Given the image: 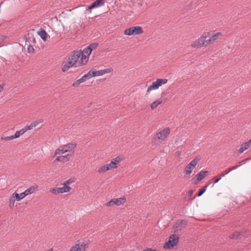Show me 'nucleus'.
Segmentation results:
<instances>
[{"instance_id":"nucleus-27","label":"nucleus","mask_w":251,"mask_h":251,"mask_svg":"<svg viewBox=\"0 0 251 251\" xmlns=\"http://www.w3.org/2000/svg\"><path fill=\"white\" fill-rule=\"evenodd\" d=\"M16 200V199L12 194L9 199V207L10 208H12L14 206Z\"/></svg>"},{"instance_id":"nucleus-16","label":"nucleus","mask_w":251,"mask_h":251,"mask_svg":"<svg viewBox=\"0 0 251 251\" xmlns=\"http://www.w3.org/2000/svg\"><path fill=\"white\" fill-rule=\"evenodd\" d=\"M209 174V172L207 171H201L199 173L196 175V181L194 183L197 184L198 182L201 181L203 178H204Z\"/></svg>"},{"instance_id":"nucleus-41","label":"nucleus","mask_w":251,"mask_h":251,"mask_svg":"<svg viewBox=\"0 0 251 251\" xmlns=\"http://www.w3.org/2000/svg\"><path fill=\"white\" fill-rule=\"evenodd\" d=\"M27 51L28 53H33L34 49L31 45H29L27 47Z\"/></svg>"},{"instance_id":"nucleus-47","label":"nucleus","mask_w":251,"mask_h":251,"mask_svg":"<svg viewBox=\"0 0 251 251\" xmlns=\"http://www.w3.org/2000/svg\"><path fill=\"white\" fill-rule=\"evenodd\" d=\"M3 89V86L1 85H0V92H1L2 91Z\"/></svg>"},{"instance_id":"nucleus-23","label":"nucleus","mask_w":251,"mask_h":251,"mask_svg":"<svg viewBox=\"0 0 251 251\" xmlns=\"http://www.w3.org/2000/svg\"><path fill=\"white\" fill-rule=\"evenodd\" d=\"M38 34L40 36L41 38L44 41L47 40V33L45 30L41 28L38 32Z\"/></svg>"},{"instance_id":"nucleus-31","label":"nucleus","mask_w":251,"mask_h":251,"mask_svg":"<svg viewBox=\"0 0 251 251\" xmlns=\"http://www.w3.org/2000/svg\"><path fill=\"white\" fill-rule=\"evenodd\" d=\"M91 52L92 51L91 50L90 48H89L88 47H87L83 49V51L81 52V53L89 56Z\"/></svg>"},{"instance_id":"nucleus-13","label":"nucleus","mask_w":251,"mask_h":251,"mask_svg":"<svg viewBox=\"0 0 251 251\" xmlns=\"http://www.w3.org/2000/svg\"><path fill=\"white\" fill-rule=\"evenodd\" d=\"M187 224V221L185 220L176 221L173 226V229L175 232L182 230Z\"/></svg>"},{"instance_id":"nucleus-20","label":"nucleus","mask_w":251,"mask_h":251,"mask_svg":"<svg viewBox=\"0 0 251 251\" xmlns=\"http://www.w3.org/2000/svg\"><path fill=\"white\" fill-rule=\"evenodd\" d=\"M73 66L75 67V65L68 59L67 61L66 62L64 65H63L62 68V70L63 72H65L68 70L69 68Z\"/></svg>"},{"instance_id":"nucleus-36","label":"nucleus","mask_w":251,"mask_h":251,"mask_svg":"<svg viewBox=\"0 0 251 251\" xmlns=\"http://www.w3.org/2000/svg\"><path fill=\"white\" fill-rule=\"evenodd\" d=\"M98 46V43H94L91 44L89 46H88L89 48H90L91 50L92 51L93 50L96 49Z\"/></svg>"},{"instance_id":"nucleus-39","label":"nucleus","mask_w":251,"mask_h":251,"mask_svg":"<svg viewBox=\"0 0 251 251\" xmlns=\"http://www.w3.org/2000/svg\"><path fill=\"white\" fill-rule=\"evenodd\" d=\"M238 167V166H233L232 168H230L227 172H226L225 174H221V178H222V176H224L226 174H228L229 172L231 171L234 170L236 169Z\"/></svg>"},{"instance_id":"nucleus-32","label":"nucleus","mask_w":251,"mask_h":251,"mask_svg":"<svg viewBox=\"0 0 251 251\" xmlns=\"http://www.w3.org/2000/svg\"><path fill=\"white\" fill-rule=\"evenodd\" d=\"M241 145L245 150H247L251 145V139L249 141L243 143Z\"/></svg>"},{"instance_id":"nucleus-3","label":"nucleus","mask_w":251,"mask_h":251,"mask_svg":"<svg viewBox=\"0 0 251 251\" xmlns=\"http://www.w3.org/2000/svg\"><path fill=\"white\" fill-rule=\"evenodd\" d=\"M76 144L75 143H69L63 146L61 148H58L55 150L53 157L58 154H63L68 151H71L76 147Z\"/></svg>"},{"instance_id":"nucleus-26","label":"nucleus","mask_w":251,"mask_h":251,"mask_svg":"<svg viewBox=\"0 0 251 251\" xmlns=\"http://www.w3.org/2000/svg\"><path fill=\"white\" fill-rule=\"evenodd\" d=\"M108 167L107 164H105L100 167L98 170V172L99 173H103L107 171H109Z\"/></svg>"},{"instance_id":"nucleus-44","label":"nucleus","mask_w":251,"mask_h":251,"mask_svg":"<svg viewBox=\"0 0 251 251\" xmlns=\"http://www.w3.org/2000/svg\"><path fill=\"white\" fill-rule=\"evenodd\" d=\"M142 251H156V250H152V249L151 248H147Z\"/></svg>"},{"instance_id":"nucleus-5","label":"nucleus","mask_w":251,"mask_h":251,"mask_svg":"<svg viewBox=\"0 0 251 251\" xmlns=\"http://www.w3.org/2000/svg\"><path fill=\"white\" fill-rule=\"evenodd\" d=\"M200 159L197 157L193 159L185 168L184 173L186 176H190L193 169L198 164Z\"/></svg>"},{"instance_id":"nucleus-45","label":"nucleus","mask_w":251,"mask_h":251,"mask_svg":"<svg viewBox=\"0 0 251 251\" xmlns=\"http://www.w3.org/2000/svg\"><path fill=\"white\" fill-rule=\"evenodd\" d=\"M32 124L33 125H35V127L39 124L37 121H34V122L32 123Z\"/></svg>"},{"instance_id":"nucleus-38","label":"nucleus","mask_w":251,"mask_h":251,"mask_svg":"<svg viewBox=\"0 0 251 251\" xmlns=\"http://www.w3.org/2000/svg\"><path fill=\"white\" fill-rule=\"evenodd\" d=\"M208 185H206L204 188H203L202 189H201L200 191V192L198 194V197H200L206 191L207 187H208Z\"/></svg>"},{"instance_id":"nucleus-4","label":"nucleus","mask_w":251,"mask_h":251,"mask_svg":"<svg viewBox=\"0 0 251 251\" xmlns=\"http://www.w3.org/2000/svg\"><path fill=\"white\" fill-rule=\"evenodd\" d=\"M168 79L166 78H158L155 81L153 82L151 85L149 86L147 89V93H149L152 90H155L159 88L163 84L167 83Z\"/></svg>"},{"instance_id":"nucleus-28","label":"nucleus","mask_w":251,"mask_h":251,"mask_svg":"<svg viewBox=\"0 0 251 251\" xmlns=\"http://www.w3.org/2000/svg\"><path fill=\"white\" fill-rule=\"evenodd\" d=\"M123 158L121 156H117L112 159L111 161L115 163V165L118 167V164L123 160Z\"/></svg>"},{"instance_id":"nucleus-46","label":"nucleus","mask_w":251,"mask_h":251,"mask_svg":"<svg viewBox=\"0 0 251 251\" xmlns=\"http://www.w3.org/2000/svg\"><path fill=\"white\" fill-rule=\"evenodd\" d=\"M37 121L38 122V123L39 124L43 122V120L39 119V120H37Z\"/></svg>"},{"instance_id":"nucleus-25","label":"nucleus","mask_w":251,"mask_h":251,"mask_svg":"<svg viewBox=\"0 0 251 251\" xmlns=\"http://www.w3.org/2000/svg\"><path fill=\"white\" fill-rule=\"evenodd\" d=\"M26 132V129L24 128L20 130L17 131L15 134L13 135L14 139L19 137L21 135H22Z\"/></svg>"},{"instance_id":"nucleus-24","label":"nucleus","mask_w":251,"mask_h":251,"mask_svg":"<svg viewBox=\"0 0 251 251\" xmlns=\"http://www.w3.org/2000/svg\"><path fill=\"white\" fill-rule=\"evenodd\" d=\"M13 195L14 196L16 201H20L21 200H22L23 199L26 197L25 196V194L23 192L21 193L20 194L17 193H14L13 194Z\"/></svg>"},{"instance_id":"nucleus-17","label":"nucleus","mask_w":251,"mask_h":251,"mask_svg":"<svg viewBox=\"0 0 251 251\" xmlns=\"http://www.w3.org/2000/svg\"><path fill=\"white\" fill-rule=\"evenodd\" d=\"M71 156V154H68L66 155L57 156L55 159V161H56L65 163L69 161Z\"/></svg>"},{"instance_id":"nucleus-37","label":"nucleus","mask_w":251,"mask_h":251,"mask_svg":"<svg viewBox=\"0 0 251 251\" xmlns=\"http://www.w3.org/2000/svg\"><path fill=\"white\" fill-rule=\"evenodd\" d=\"M220 181V177H217L215 180H210L208 184V185H210V184H212V187L214 186V185L216 183Z\"/></svg>"},{"instance_id":"nucleus-14","label":"nucleus","mask_w":251,"mask_h":251,"mask_svg":"<svg viewBox=\"0 0 251 251\" xmlns=\"http://www.w3.org/2000/svg\"><path fill=\"white\" fill-rule=\"evenodd\" d=\"M105 3V0H96L93 2L92 4L88 6L87 10H91L92 9L100 7L104 5Z\"/></svg>"},{"instance_id":"nucleus-7","label":"nucleus","mask_w":251,"mask_h":251,"mask_svg":"<svg viewBox=\"0 0 251 251\" xmlns=\"http://www.w3.org/2000/svg\"><path fill=\"white\" fill-rule=\"evenodd\" d=\"M113 71V69L111 68H106L103 70H99V71H93L90 70L88 73L90 76V77L91 78L93 76H98L102 75L105 74L109 73Z\"/></svg>"},{"instance_id":"nucleus-30","label":"nucleus","mask_w":251,"mask_h":251,"mask_svg":"<svg viewBox=\"0 0 251 251\" xmlns=\"http://www.w3.org/2000/svg\"><path fill=\"white\" fill-rule=\"evenodd\" d=\"M75 181V178L74 177H72L64 182L63 185H65L66 186H69L70 184L74 183Z\"/></svg>"},{"instance_id":"nucleus-10","label":"nucleus","mask_w":251,"mask_h":251,"mask_svg":"<svg viewBox=\"0 0 251 251\" xmlns=\"http://www.w3.org/2000/svg\"><path fill=\"white\" fill-rule=\"evenodd\" d=\"M87 247V245L86 243L77 240L69 251H85Z\"/></svg>"},{"instance_id":"nucleus-6","label":"nucleus","mask_w":251,"mask_h":251,"mask_svg":"<svg viewBox=\"0 0 251 251\" xmlns=\"http://www.w3.org/2000/svg\"><path fill=\"white\" fill-rule=\"evenodd\" d=\"M143 33L142 28L139 26H132L124 31L126 35L130 36L132 35H138Z\"/></svg>"},{"instance_id":"nucleus-40","label":"nucleus","mask_w":251,"mask_h":251,"mask_svg":"<svg viewBox=\"0 0 251 251\" xmlns=\"http://www.w3.org/2000/svg\"><path fill=\"white\" fill-rule=\"evenodd\" d=\"M35 127V125H33L32 123L28 126H25L24 128L26 129V131L28 130H30Z\"/></svg>"},{"instance_id":"nucleus-33","label":"nucleus","mask_w":251,"mask_h":251,"mask_svg":"<svg viewBox=\"0 0 251 251\" xmlns=\"http://www.w3.org/2000/svg\"><path fill=\"white\" fill-rule=\"evenodd\" d=\"M109 170L114 169L117 168L116 165H115V163L114 162L111 161L109 163L106 164Z\"/></svg>"},{"instance_id":"nucleus-2","label":"nucleus","mask_w":251,"mask_h":251,"mask_svg":"<svg viewBox=\"0 0 251 251\" xmlns=\"http://www.w3.org/2000/svg\"><path fill=\"white\" fill-rule=\"evenodd\" d=\"M170 132V130L169 128L166 127L154 135L152 143L154 144L161 143L167 137Z\"/></svg>"},{"instance_id":"nucleus-8","label":"nucleus","mask_w":251,"mask_h":251,"mask_svg":"<svg viewBox=\"0 0 251 251\" xmlns=\"http://www.w3.org/2000/svg\"><path fill=\"white\" fill-rule=\"evenodd\" d=\"M126 201L125 197L119 198H113L106 203L107 206H112L114 205L120 206L124 204Z\"/></svg>"},{"instance_id":"nucleus-18","label":"nucleus","mask_w":251,"mask_h":251,"mask_svg":"<svg viewBox=\"0 0 251 251\" xmlns=\"http://www.w3.org/2000/svg\"><path fill=\"white\" fill-rule=\"evenodd\" d=\"M38 187V185L36 184L32 185L26 189L23 193L25 194V196L33 194L37 189Z\"/></svg>"},{"instance_id":"nucleus-43","label":"nucleus","mask_w":251,"mask_h":251,"mask_svg":"<svg viewBox=\"0 0 251 251\" xmlns=\"http://www.w3.org/2000/svg\"><path fill=\"white\" fill-rule=\"evenodd\" d=\"M193 194V190H190L188 192V196L191 197Z\"/></svg>"},{"instance_id":"nucleus-35","label":"nucleus","mask_w":251,"mask_h":251,"mask_svg":"<svg viewBox=\"0 0 251 251\" xmlns=\"http://www.w3.org/2000/svg\"><path fill=\"white\" fill-rule=\"evenodd\" d=\"M241 235V234L239 232H235L234 233H233L230 236V238L232 239H237L239 237V236Z\"/></svg>"},{"instance_id":"nucleus-12","label":"nucleus","mask_w":251,"mask_h":251,"mask_svg":"<svg viewBox=\"0 0 251 251\" xmlns=\"http://www.w3.org/2000/svg\"><path fill=\"white\" fill-rule=\"evenodd\" d=\"M71 190V187L70 186H66L63 185V186L61 187H55L50 189V192L53 194H62L64 193L69 192Z\"/></svg>"},{"instance_id":"nucleus-9","label":"nucleus","mask_w":251,"mask_h":251,"mask_svg":"<svg viewBox=\"0 0 251 251\" xmlns=\"http://www.w3.org/2000/svg\"><path fill=\"white\" fill-rule=\"evenodd\" d=\"M178 236L176 234L172 235L169 238L168 242H167L164 245V248L170 249L176 245L178 242Z\"/></svg>"},{"instance_id":"nucleus-21","label":"nucleus","mask_w":251,"mask_h":251,"mask_svg":"<svg viewBox=\"0 0 251 251\" xmlns=\"http://www.w3.org/2000/svg\"><path fill=\"white\" fill-rule=\"evenodd\" d=\"M163 102V100L161 98H159L157 100L154 101L151 104V108L152 110L156 108L159 105L162 104Z\"/></svg>"},{"instance_id":"nucleus-1","label":"nucleus","mask_w":251,"mask_h":251,"mask_svg":"<svg viewBox=\"0 0 251 251\" xmlns=\"http://www.w3.org/2000/svg\"><path fill=\"white\" fill-rule=\"evenodd\" d=\"M220 37V32L214 33L212 31L205 32L197 40L192 42L191 47L193 48L207 47L212 44Z\"/></svg>"},{"instance_id":"nucleus-22","label":"nucleus","mask_w":251,"mask_h":251,"mask_svg":"<svg viewBox=\"0 0 251 251\" xmlns=\"http://www.w3.org/2000/svg\"><path fill=\"white\" fill-rule=\"evenodd\" d=\"M81 59L80 61L79 62V64H80V66H81L82 65L86 64L89 59V55L81 53Z\"/></svg>"},{"instance_id":"nucleus-29","label":"nucleus","mask_w":251,"mask_h":251,"mask_svg":"<svg viewBox=\"0 0 251 251\" xmlns=\"http://www.w3.org/2000/svg\"><path fill=\"white\" fill-rule=\"evenodd\" d=\"M221 47L222 48L223 53L228 52L230 50V46L228 45V44H223Z\"/></svg>"},{"instance_id":"nucleus-11","label":"nucleus","mask_w":251,"mask_h":251,"mask_svg":"<svg viewBox=\"0 0 251 251\" xmlns=\"http://www.w3.org/2000/svg\"><path fill=\"white\" fill-rule=\"evenodd\" d=\"M80 51H74L73 53L69 57V60L71 61L75 65V67H79V62L77 63L78 59L81 55Z\"/></svg>"},{"instance_id":"nucleus-15","label":"nucleus","mask_w":251,"mask_h":251,"mask_svg":"<svg viewBox=\"0 0 251 251\" xmlns=\"http://www.w3.org/2000/svg\"><path fill=\"white\" fill-rule=\"evenodd\" d=\"M90 76L89 75L88 73H87L86 74L84 75L82 77H81L80 78L77 79V80L74 82L73 83V86H77L79 84H80L81 83L85 82L87 79H90Z\"/></svg>"},{"instance_id":"nucleus-34","label":"nucleus","mask_w":251,"mask_h":251,"mask_svg":"<svg viewBox=\"0 0 251 251\" xmlns=\"http://www.w3.org/2000/svg\"><path fill=\"white\" fill-rule=\"evenodd\" d=\"M0 139L1 140L4 141H9L14 139V137L13 135L10 136H2L1 137Z\"/></svg>"},{"instance_id":"nucleus-48","label":"nucleus","mask_w":251,"mask_h":251,"mask_svg":"<svg viewBox=\"0 0 251 251\" xmlns=\"http://www.w3.org/2000/svg\"><path fill=\"white\" fill-rule=\"evenodd\" d=\"M176 155H179L180 152L179 151H176Z\"/></svg>"},{"instance_id":"nucleus-42","label":"nucleus","mask_w":251,"mask_h":251,"mask_svg":"<svg viewBox=\"0 0 251 251\" xmlns=\"http://www.w3.org/2000/svg\"><path fill=\"white\" fill-rule=\"evenodd\" d=\"M246 150L244 149V148L241 146L240 148L238 150V152L240 153L243 152Z\"/></svg>"},{"instance_id":"nucleus-19","label":"nucleus","mask_w":251,"mask_h":251,"mask_svg":"<svg viewBox=\"0 0 251 251\" xmlns=\"http://www.w3.org/2000/svg\"><path fill=\"white\" fill-rule=\"evenodd\" d=\"M73 66L75 67V65L68 59L67 61L66 62L64 65H63L62 68V70L63 72H65L68 70L69 68Z\"/></svg>"}]
</instances>
